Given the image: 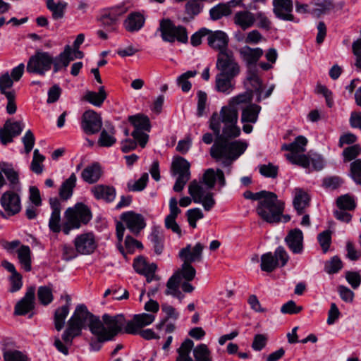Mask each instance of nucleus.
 Wrapping results in <instances>:
<instances>
[{
    "mask_svg": "<svg viewBox=\"0 0 361 361\" xmlns=\"http://www.w3.org/2000/svg\"><path fill=\"white\" fill-rule=\"evenodd\" d=\"M253 92L246 91L231 97L228 104L221 107L219 113L214 112L209 118V128L216 137L210 148V155L216 161H222L224 167H230L247 149V145L240 140L228 141L240 135V129L237 126L238 108L242 109L241 122L255 123L261 111V106L252 103ZM228 169V173H231Z\"/></svg>",
    "mask_w": 361,
    "mask_h": 361,
    "instance_id": "nucleus-1",
    "label": "nucleus"
},
{
    "mask_svg": "<svg viewBox=\"0 0 361 361\" xmlns=\"http://www.w3.org/2000/svg\"><path fill=\"white\" fill-rule=\"evenodd\" d=\"M71 323L68 334L71 336H80L82 330L88 327L92 334L100 333L103 340H111L124 329L125 318L123 314H104L101 321L99 317L89 312L85 305L80 304L76 306Z\"/></svg>",
    "mask_w": 361,
    "mask_h": 361,
    "instance_id": "nucleus-2",
    "label": "nucleus"
},
{
    "mask_svg": "<svg viewBox=\"0 0 361 361\" xmlns=\"http://www.w3.org/2000/svg\"><path fill=\"white\" fill-rule=\"evenodd\" d=\"M216 183L220 188L226 185L224 172L221 169L215 171L213 169H208L205 171L202 180H193L190 183L188 193L195 203L202 204L204 210L209 211L216 203L214 194L210 192Z\"/></svg>",
    "mask_w": 361,
    "mask_h": 361,
    "instance_id": "nucleus-3",
    "label": "nucleus"
},
{
    "mask_svg": "<svg viewBox=\"0 0 361 361\" xmlns=\"http://www.w3.org/2000/svg\"><path fill=\"white\" fill-rule=\"evenodd\" d=\"M284 211V202L273 192L265 191L256 207L257 214L266 222L279 223Z\"/></svg>",
    "mask_w": 361,
    "mask_h": 361,
    "instance_id": "nucleus-4",
    "label": "nucleus"
},
{
    "mask_svg": "<svg viewBox=\"0 0 361 361\" xmlns=\"http://www.w3.org/2000/svg\"><path fill=\"white\" fill-rule=\"evenodd\" d=\"M65 222L63 224L62 231L68 235L71 230L78 229L82 225L87 224L92 219L90 208L83 203H77L73 207H68L65 213Z\"/></svg>",
    "mask_w": 361,
    "mask_h": 361,
    "instance_id": "nucleus-5",
    "label": "nucleus"
},
{
    "mask_svg": "<svg viewBox=\"0 0 361 361\" xmlns=\"http://www.w3.org/2000/svg\"><path fill=\"white\" fill-rule=\"evenodd\" d=\"M54 63V57L47 51H37L27 63L26 71L30 74L44 75Z\"/></svg>",
    "mask_w": 361,
    "mask_h": 361,
    "instance_id": "nucleus-6",
    "label": "nucleus"
},
{
    "mask_svg": "<svg viewBox=\"0 0 361 361\" xmlns=\"http://www.w3.org/2000/svg\"><path fill=\"white\" fill-rule=\"evenodd\" d=\"M159 30L164 41L174 42L176 40L186 44L188 42L187 30L182 25L176 26L171 20L163 19L159 23Z\"/></svg>",
    "mask_w": 361,
    "mask_h": 361,
    "instance_id": "nucleus-7",
    "label": "nucleus"
},
{
    "mask_svg": "<svg viewBox=\"0 0 361 361\" xmlns=\"http://www.w3.org/2000/svg\"><path fill=\"white\" fill-rule=\"evenodd\" d=\"M190 164L183 157H178L172 162V174L176 177L173 190L181 192L190 179Z\"/></svg>",
    "mask_w": 361,
    "mask_h": 361,
    "instance_id": "nucleus-8",
    "label": "nucleus"
},
{
    "mask_svg": "<svg viewBox=\"0 0 361 361\" xmlns=\"http://www.w3.org/2000/svg\"><path fill=\"white\" fill-rule=\"evenodd\" d=\"M219 74L235 78L240 73V66L235 61L232 51L219 52L216 63Z\"/></svg>",
    "mask_w": 361,
    "mask_h": 361,
    "instance_id": "nucleus-9",
    "label": "nucleus"
},
{
    "mask_svg": "<svg viewBox=\"0 0 361 361\" xmlns=\"http://www.w3.org/2000/svg\"><path fill=\"white\" fill-rule=\"evenodd\" d=\"M128 120L135 128L131 135L137 140L142 147H145L148 140L147 133L150 130L149 118L145 116L137 114L129 116Z\"/></svg>",
    "mask_w": 361,
    "mask_h": 361,
    "instance_id": "nucleus-10",
    "label": "nucleus"
},
{
    "mask_svg": "<svg viewBox=\"0 0 361 361\" xmlns=\"http://www.w3.org/2000/svg\"><path fill=\"white\" fill-rule=\"evenodd\" d=\"M74 246L81 255H90L97 248L98 243L93 232H86L77 235L73 241Z\"/></svg>",
    "mask_w": 361,
    "mask_h": 361,
    "instance_id": "nucleus-11",
    "label": "nucleus"
},
{
    "mask_svg": "<svg viewBox=\"0 0 361 361\" xmlns=\"http://www.w3.org/2000/svg\"><path fill=\"white\" fill-rule=\"evenodd\" d=\"M157 318L154 313L144 312L135 314L133 319L126 322L124 327V332L129 334L136 335L139 329L153 323Z\"/></svg>",
    "mask_w": 361,
    "mask_h": 361,
    "instance_id": "nucleus-12",
    "label": "nucleus"
},
{
    "mask_svg": "<svg viewBox=\"0 0 361 361\" xmlns=\"http://www.w3.org/2000/svg\"><path fill=\"white\" fill-rule=\"evenodd\" d=\"M24 128L22 121H11L7 120L3 128H0V142L3 145H6L13 141L15 137L18 136Z\"/></svg>",
    "mask_w": 361,
    "mask_h": 361,
    "instance_id": "nucleus-13",
    "label": "nucleus"
},
{
    "mask_svg": "<svg viewBox=\"0 0 361 361\" xmlns=\"http://www.w3.org/2000/svg\"><path fill=\"white\" fill-rule=\"evenodd\" d=\"M0 203L9 216L18 214L21 209L19 192L14 190L4 192L0 198Z\"/></svg>",
    "mask_w": 361,
    "mask_h": 361,
    "instance_id": "nucleus-14",
    "label": "nucleus"
},
{
    "mask_svg": "<svg viewBox=\"0 0 361 361\" xmlns=\"http://www.w3.org/2000/svg\"><path fill=\"white\" fill-rule=\"evenodd\" d=\"M128 9L125 4L105 9L101 13L99 21L104 27L113 30L119 18L125 14Z\"/></svg>",
    "mask_w": 361,
    "mask_h": 361,
    "instance_id": "nucleus-15",
    "label": "nucleus"
},
{
    "mask_svg": "<svg viewBox=\"0 0 361 361\" xmlns=\"http://www.w3.org/2000/svg\"><path fill=\"white\" fill-rule=\"evenodd\" d=\"M133 266L137 274L146 278L147 283H150L156 279L157 264L149 262L144 257L139 256L134 259Z\"/></svg>",
    "mask_w": 361,
    "mask_h": 361,
    "instance_id": "nucleus-16",
    "label": "nucleus"
},
{
    "mask_svg": "<svg viewBox=\"0 0 361 361\" xmlns=\"http://www.w3.org/2000/svg\"><path fill=\"white\" fill-rule=\"evenodd\" d=\"M102 126L101 116L93 110L85 111L82 116L81 128L86 134L98 133Z\"/></svg>",
    "mask_w": 361,
    "mask_h": 361,
    "instance_id": "nucleus-17",
    "label": "nucleus"
},
{
    "mask_svg": "<svg viewBox=\"0 0 361 361\" xmlns=\"http://www.w3.org/2000/svg\"><path fill=\"white\" fill-rule=\"evenodd\" d=\"M207 42L211 48L218 50L219 52L229 51L228 49V37L221 30L212 31L209 30Z\"/></svg>",
    "mask_w": 361,
    "mask_h": 361,
    "instance_id": "nucleus-18",
    "label": "nucleus"
},
{
    "mask_svg": "<svg viewBox=\"0 0 361 361\" xmlns=\"http://www.w3.org/2000/svg\"><path fill=\"white\" fill-rule=\"evenodd\" d=\"M204 246L202 243H197L192 247L188 244L185 247L182 248L179 252V257L183 262L191 264L195 262H200L202 259V251Z\"/></svg>",
    "mask_w": 361,
    "mask_h": 361,
    "instance_id": "nucleus-19",
    "label": "nucleus"
},
{
    "mask_svg": "<svg viewBox=\"0 0 361 361\" xmlns=\"http://www.w3.org/2000/svg\"><path fill=\"white\" fill-rule=\"evenodd\" d=\"M284 240L293 254H301L303 252V233L300 229L290 230Z\"/></svg>",
    "mask_w": 361,
    "mask_h": 361,
    "instance_id": "nucleus-20",
    "label": "nucleus"
},
{
    "mask_svg": "<svg viewBox=\"0 0 361 361\" xmlns=\"http://www.w3.org/2000/svg\"><path fill=\"white\" fill-rule=\"evenodd\" d=\"M273 12L278 18L288 21L293 20V0H273Z\"/></svg>",
    "mask_w": 361,
    "mask_h": 361,
    "instance_id": "nucleus-21",
    "label": "nucleus"
},
{
    "mask_svg": "<svg viewBox=\"0 0 361 361\" xmlns=\"http://www.w3.org/2000/svg\"><path fill=\"white\" fill-rule=\"evenodd\" d=\"M170 214L165 219V226L171 229L178 236H181L182 232L179 225L176 223V219L181 210L178 207V202L176 197H171L169 200Z\"/></svg>",
    "mask_w": 361,
    "mask_h": 361,
    "instance_id": "nucleus-22",
    "label": "nucleus"
},
{
    "mask_svg": "<svg viewBox=\"0 0 361 361\" xmlns=\"http://www.w3.org/2000/svg\"><path fill=\"white\" fill-rule=\"evenodd\" d=\"M35 288H27L25 296L16 305L15 314L25 315L31 311L35 307Z\"/></svg>",
    "mask_w": 361,
    "mask_h": 361,
    "instance_id": "nucleus-23",
    "label": "nucleus"
},
{
    "mask_svg": "<svg viewBox=\"0 0 361 361\" xmlns=\"http://www.w3.org/2000/svg\"><path fill=\"white\" fill-rule=\"evenodd\" d=\"M121 219L125 222L127 228L135 234H137L145 226L143 216L133 212L123 213Z\"/></svg>",
    "mask_w": 361,
    "mask_h": 361,
    "instance_id": "nucleus-24",
    "label": "nucleus"
},
{
    "mask_svg": "<svg viewBox=\"0 0 361 361\" xmlns=\"http://www.w3.org/2000/svg\"><path fill=\"white\" fill-rule=\"evenodd\" d=\"M90 192L97 200L106 202H113L116 196V189L111 185L98 184L91 188Z\"/></svg>",
    "mask_w": 361,
    "mask_h": 361,
    "instance_id": "nucleus-25",
    "label": "nucleus"
},
{
    "mask_svg": "<svg viewBox=\"0 0 361 361\" xmlns=\"http://www.w3.org/2000/svg\"><path fill=\"white\" fill-rule=\"evenodd\" d=\"M0 170L4 173L8 180L11 190L20 192L22 188L19 180V175L18 173L14 170L12 165L7 162L1 161Z\"/></svg>",
    "mask_w": 361,
    "mask_h": 361,
    "instance_id": "nucleus-26",
    "label": "nucleus"
},
{
    "mask_svg": "<svg viewBox=\"0 0 361 361\" xmlns=\"http://www.w3.org/2000/svg\"><path fill=\"white\" fill-rule=\"evenodd\" d=\"M73 317V314L71 315L70 319L68 320L67 322V327L63 331L62 334V341L59 337L54 338V345L57 349V350L64 355H68L69 353L68 348L70 346L72 345L73 340L74 338L77 337L78 336H73L71 334H68V329L70 326H71V319Z\"/></svg>",
    "mask_w": 361,
    "mask_h": 361,
    "instance_id": "nucleus-27",
    "label": "nucleus"
},
{
    "mask_svg": "<svg viewBox=\"0 0 361 361\" xmlns=\"http://www.w3.org/2000/svg\"><path fill=\"white\" fill-rule=\"evenodd\" d=\"M239 53L240 58L246 63L248 68L249 67H256V63L263 55V50L259 47L251 48L245 46L239 50Z\"/></svg>",
    "mask_w": 361,
    "mask_h": 361,
    "instance_id": "nucleus-28",
    "label": "nucleus"
},
{
    "mask_svg": "<svg viewBox=\"0 0 361 361\" xmlns=\"http://www.w3.org/2000/svg\"><path fill=\"white\" fill-rule=\"evenodd\" d=\"M103 174L101 165L94 162L86 166L81 173L82 179L88 184H94L99 180Z\"/></svg>",
    "mask_w": 361,
    "mask_h": 361,
    "instance_id": "nucleus-29",
    "label": "nucleus"
},
{
    "mask_svg": "<svg viewBox=\"0 0 361 361\" xmlns=\"http://www.w3.org/2000/svg\"><path fill=\"white\" fill-rule=\"evenodd\" d=\"M293 204L298 214H302L306 207L309 206L310 197L306 191L300 188H296L293 191Z\"/></svg>",
    "mask_w": 361,
    "mask_h": 361,
    "instance_id": "nucleus-30",
    "label": "nucleus"
},
{
    "mask_svg": "<svg viewBox=\"0 0 361 361\" xmlns=\"http://www.w3.org/2000/svg\"><path fill=\"white\" fill-rule=\"evenodd\" d=\"M233 22L242 30H247L255 25L254 13L248 10L237 11L233 16Z\"/></svg>",
    "mask_w": 361,
    "mask_h": 361,
    "instance_id": "nucleus-31",
    "label": "nucleus"
},
{
    "mask_svg": "<svg viewBox=\"0 0 361 361\" xmlns=\"http://www.w3.org/2000/svg\"><path fill=\"white\" fill-rule=\"evenodd\" d=\"M64 298L66 300V304L58 307L54 312V326L58 331H60L63 328L66 319L70 311L71 297L66 295Z\"/></svg>",
    "mask_w": 361,
    "mask_h": 361,
    "instance_id": "nucleus-32",
    "label": "nucleus"
},
{
    "mask_svg": "<svg viewBox=\"0 0 361 361\" xmlns=\"http://www.w3.org/2000/svg\"><path fill=\"white\" fill-rule=\"evenodd\" d=\"M235 78L217 74L216 75L215 87L217 92L225 94H230L235 89Z\"/></svg>",
    "mask_w": 361,
    "mask_h": 361,
    "instance_id": "nucleus-33",
    "label": "nucleus"
},
{
    "mask_svg": "<svg viewBox=\"0 0 361 361\" xmlns=\"http://www.w3.org/2000/svg\"><path fill=\"white\" fill-rule=\"evenodd\" d=\"M145 18L138 12L130 13L123 22L125 29L130 32H134L140 30L144 25Z\"/></svg>",
    "mask_w": 361,
    "mask_h": 361,
    "instance_id": "nucleus-34",
    "label": "nucleus"
},
{
    "mask_svg": "<svg viewBox=\"0 0 361 361\" xmlns=\"http://www.w3.org/2000/svg\"><path fill=\"white\" fill-rule=\"evenodd\" d=\"M246 79L257 94V102H261L262 81L258 75V70L257 67L248 68Z\"/></svg>",
    "mask_w": 361,
    "mask_h": 361,
    "instance_id": "nucleus-35",
    "label": "nucleus"
},
{
    "mask_svg": "<svg viewBox=\"0 0 361 361\" xmlns=\"http://www.w3.org/2000/svg\"><path fill=\"white\" fill-rule=\"evenodd\" d=\"M105 127L100 133L98 144L102 147H109L116 142L114 136L116 130L113 125L107 122L105 123Z\"/></svg>",
    "mask_w": 361,
    "mask_h": 361,
    "instance_id": "nucleus-36",
    "label": "nucleus"
},
{
    "mask_svg": "<svg viewBox=\"0 0 361 361\" xmlns=\"http://www.w3.org/2000/svg\"><path fill=\"white\" fill-rule=\"evenodd\" d=\"M76 181V175L73 173L68 178L62 183L59 190V195L62 200H68L72 197Z\"/></svg>",
    "mask_w": 361,
    "mask_h": 361,
    "instance_id": "nucleus-37",
    "label": "nucleus"
},
{
    "mask_svg": "<svg viewBox=\"0 0 361 361\" xmlns=\"http://www.w3.org/2000/svg\"><path fill=\"white\" fill-rule=\"evenodd\" d=\"M68 4L63 1L47 0V7L51 12L52 18L54 20H59L63 18Z\"/></svg>",
    "mask_w": 361,
    "mask_h": 361,
    "instance_id": "nucleus-38",
    "label": "nucleus"
},
{
    "mask_svg": "<svg viewBox=\"0 0 361 361\" xmlns=\"http://www.w3.org/2000/svg\"><path fill=\"white\" fill-rule=\"evenodd\" d=\"M193 347L194 342L189 338L185 339L177 350L178 357L176 361H195L190 356Z\"/></svg>",
    "mask_w": 361,
    "mask_h": 361,
    "instance_id": "nucleus-39",
    "label": "nucleus"
},
{
    "mask_svg": "<svg viewBox=\"0 0 361 361\" xmlns=\"http://www.w3.org/2000/svg\"><path fill=\"white\" fill-rule=\"evenodd\" d=\"M106 98V94L104 86L99 88V92L88 91L84 96V99L95 106L100 107Z\"/></svg>",
    "mask_w": 361,
    "mask_h": 361,
    "instance_id": "nucleus-40",
    "label": "nucleus"
},
{
    "mask_svg": "<svg viewBox=\"0 0 361 361\" xmlns=\"http://www.w3.org/2000/svg\"><path fill=\"white\" fill-rule=\"evenodd\" d=\"M69 45H66L64 48V50L56 58H54V73L59 72L63 67L66 68L70 62L71 61V59L68 58V51Z\"/></svg>",
    "mask_w": 361,
    "mask_h": 361,
    "instance_id": "nucleus-41",
    "label": "nucleus"
},
{
    "mask_svg": "<svg viewBox=\"0 0 361 361\" xmlns=\"http://www.w3.org/2000/svg\"><path fill=\"white\" fill-rule=\"evenodd\" d=\"M196 274V271L195 268L191 265V264L183 262L181 267L178 269L173 275H177V279L182 281V279H185V281H192Z\"/></svg>",
    "mask_w": 361,
    "mask_h": 361,
    "instance_id": "nucleus-42",
    "label": "nucleus"
},
{
    "mask_svg": "<svg viewBox=\"0 0 361 361\" xmlns=\"http://www.w3.org/2000/svg\"><path fill=\"white\" fill-rule=\"evenodd\" d=\"M17 252L21 266L26 271H30L31 270V251L29 246H20Z\"/></svg>",
    "mask_w": 361,
    "mask_h": 361,
    "instance_id": "nucleus-43",
    "label": "nucleus"
},
{
    "mask_svg": "<svg viewBox=\"0 0 361 361\" xmlns=\"http://www.w3.org/2000/svg\"><path fill=\"white\" fill-rule=\"evenodd\" d=\"M148 180V173H143L139 178L129 180L127 183V188L132 192L142 191L145 188Z\"/></svg>",
    "mask_w": 361,
    "mask_h": 361,
    "instance_id": "nucleus-44",
    "label": "nucleus"
},
{
    "mask_svg": "<svg viewBox=\"0 0 361 361\" xmlns=\"http://www.w3.org/2000/svg\"><path fill=\"white\" fill-rule=\"evenodd\" d=\"M195 361H212V353L207 345L200 344L192 348Z\"/></svg>",
    "mask_w": 361,
    "mask_h": 361,
    "instance_id": "nucleus-45",
    "label": "nucleus"
},
{
    "mask_svg": "<svg viewBox=\"0 0 361 361\" xmlns=\"http://www.w3.org/2000/svg\"><path fill=\"white\" fill-rule=\"evenodd\" d=\"M261 269L264 271L271 272L278 267V260L271 252H267L261 257Z\"/></svg>",
    "mask_w": 361,
    "mask_h": 361,
    "instance_id": "nucleus-46",
    "label": "nucleus"
},
{
    "mask_svg": "<svg viewBox=\"0 0 361 361\" xmlns=\"http://www.w3.org/2000/svg\"><path fill=\"white\" fill-rule=\"evenodd\" d=\"M286 157L292 164L299 165L310 170V159L307 155L300 153H289L287 154Z\"/></svg>",
    "mask_w": 361,
    "mask_h": 361,
    "instance_id": "nucleus-47",
    "label": "nucleus"
},
{
    "mask_svg": "<svg viewBox=\"0 0 361 361\" xmlns=\"http://www.w3.org/2000/svg\"><path fill=\"white\" fill-rule=\"evenodd\" d=\"M254 18L255 25H256L259 29L268 31L271 28L272 23L267 13L264 11H258L254 13Z\"/></svg>",
    "mask_w": 361,
    "mask_h": 361,
    "instance_id": "nucleus-48",
    "label": "nucleus"
},
{
    "mask_svg": "<svg viewBox=\"0 0 361 361\" xmlns=\"http://www.w3.org/2000/svg\"><path fill=\"white\" fill-rule=\"evenodd\" d=\"M161 310L164 314V317L159 323V329L167 321L170 319L176 321L179 317V312L173 306L167 303H163L161 305Z\"/></svg>",
    "mask_w": 361,
    "mask_h": 361,
    "instance_id": "nucleus-49",
    "label": "nucleus"
},
{
    "mask_svg": "<svg viewBox=\"0 0 361 361\" xmlns=\"http://www.w3.org/2000/svg\"><path fill=\"white\" fill-rule=\"evenodd\" d=\"M197 73L196 71H188L178 78L177 82L183 92H188L190 90L192 84L188 80L190 78L195 77Z\"/></svg>",
    "mask_w": 361,
    "mask_h": 361,
    "instance_id": "nucleus-50",
    "label": "nucleus"
},
{
    "mask_svg": "<svg viewBox=\"0 0 361 361\" xmlns=\"http://www.w3.org/2000/svg\"><path fill=\"white\" fill-rule=\"evenodd\" d=\"M231 13V10L226 4H219L212 8L209 11L210 17L212 20H216L223 16H227Z\"/></svg>",
    "mask_w": 361,
    "mask_h": 361,
    "instance_id": "nucleus-51",
    "label": "nucleus"
},
{
    "mask_svg": "<svg viewBox=\"0 0 361 361\" xmlns=\"http://www.w3.org/2000/svg\"><path fill=\"white\" fill-rule=\"evenodd\" d=\"M336 204L338 208L348 211L354 210L356 207L354 197L349 194L338 197L336 200Z\"/></svg>",
    "mask_w": 361,
    "mask_h": 361,
    "instance_id": "nucleus-52",
    "label": "nucleus"
},
{
    "mask_svg": "<svg viewBox=\"0 0 361 361\" xmlns=\"http://www.w3.org/2000/svg\"><path fill=\"white\" fill-rule=\"evenodd\" d=\"M45 157L39 153V149H35L30 164V170L36 174H41L43 171V161Z\"/></svg>",
    "mask_w": 361,
    "mask_h": 361,
    "instance_id": "nucleus-53",
    "label": "nucleus"
},
{
    "mask_svg": "<svg viewBox=\"0 0 361 361\" xmlns=\"http://www.w3.org/2000/svg\"><path fill=\"white\" fill-rule=\"evenodd\" d=\"M13 85V80L11 78L8 73L2 75L0 77V92L1 94L7 96L8 94L13 93L16 92L11 89Z\"/></svg>",
    "mask_w": 361,
    "mask_h": 361,
    "instance_id": "nucleus-54",
    "label": "nucleus"
},
{
    "mask_svg": "<svg viewBox=\"0 0 361 361\" xmlns=\"http://www.w3.org/2000/svg\"><path fill=\"white\" fill-rule=\"evenodd\" d=\"M37 297L42 304L44 305H49L54 299L51 288L46 286L39 287Z\"/></svg>",
    "mask_w": 361,
    "mask_h": 361,
    "instance_id": "nucleus-55",
    "label": "nucleus"
},
{
    "mask_svg": "<svg viewBox=\"0 0 361 361\" xmlns=\"http://www.w3.org/2000/svg\"><path fill=\"white\" fill-rule=\"evenodd\" d=\"M157 288H152L149 290L147 293V296L149 298V300L145 304L144 310L147 313H154L157 315V312H158V302L154 300L155 295L157 293Z\"/></svg>",
    "mask_w": 361,
    "mask_h": 361,
    "instance_id": "nucleus-56",
    "label": "nucleus"
},
{
    "mask_svg": "<svg viewBox=\"0 0 361 361\" xmlns=\"http://www.w3.org/2000/svg\"><path fill=\"white\" fill-rule=\"evenodd\" d=\"M4 361H29L24 353L17 350H8L4 353Z\"/></svg>",
    "mask_w": 361,
    "mask_h": 361,
    "instance_id": "nucleus-57",
    "label": "nucleus"
},
{
    "mask_svg": "<svg viewBox=\"0 0 361 361\" xmlns=\"http://www.w3.org/2000/svg\"><path fill=\"white\" fill-rule=\"evenodd\" d=\"M202 8V0H190L185 4V11L191 17L198 15Z\"/></svg>",
    "mask_w": 361,
    "mask_h": 361,
    "instance_id": "nucleus-58",
    "label": "nucleus"
},
{
    "mask_svg": "<svg viewBox=\"0 0 361 361\" xmlns=\"http://www.w3.org/2000/svg\"><path fill=\"white\" fill-rule=\"evenodd\" d=\"M61 257L65 261H70L76 258L80 253L77 251V248L68 244H63L61 247Z\"/></svg>",
    "mask_w": 361,
    "mask_h": 361,
    "instance_id": "nucleus-59",
    "label": "nucleus"
},
{
    "mask_svg": "<svg viewBox=\"0 0 361 361\" xmlns=\"http://www.w3.org/2000/svg\"><path fill=\"white\" fill-rule=\"evenodd\" d=\"M342 267L343 263L341 259L337 256H334L326 262L324 269L326 272L331 274L337 273Z\"/></svg>",
    "mask_w": 361,
    "mask_h": 361,
    "instance_id": "nucleus-60",
    "label": "nucleus"
},
{
    "mask_svg": "<svg viewBox=\"0 0 361 361\" xmlns=\"http://www.w3.org/2000/svg\"><path fill=\"white\" fill-rule=\"evenodd\" d=\"M180 280L177 279V275H172L166 283V289L164 293L167 295L173 296L179 290Z\"/></svg>",
    "mask_w": 361,
    "mask_h": 361,
    "instance_id": "nucleus-61",
    "label": "nucleus"
},
{
    "mask_svg": "<svg viewBox=\"0 0 361 361\" xmlns=\"http://www.w3.org/2000/svg\"><path fill=\"white\" fill-rule=\"evenodd\" d=\"M361 154V147L359 145H353L346 147L343 151L344 161H350Z\"/></svg>",
    "mask_w": 361,
    "mask_h": 361,
    "instance_id": "nucleus-62",
    "label": "nucleus"
},
{
    "mask_svg": "<svg viewBox=\"0 0 361 361\" xmlns=\"http://www.w3.org/2000/svg\"><path fill=\"white\" fill-rule=\"evenodd\" d=\"M62 226L61 225V214L51 213V216L49 220V229L56 233H59Z\"/></svg>",
    "mask_w": 361,
    "mask_h": 361,
    "instance_id": "nucleus-63",
    "label": "nucleus"
},
{
    "mask_svg": "<svg viewBox=\"0 0 361 361\" xmlns=\"http://www.w3.org/2000/svg\"><path fill=\"white\" fill-rule=\"evenodd\" d=\"M350 175L355 182L361 185V159H357L350 164Z\"/></svg>",
    "mask_w": 361,
    "mask_h": 361,
    "instance_id": "nucleus-64",
    "label": "nucleus"
}]
</instances>
